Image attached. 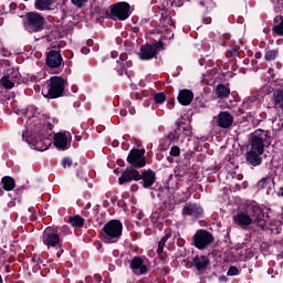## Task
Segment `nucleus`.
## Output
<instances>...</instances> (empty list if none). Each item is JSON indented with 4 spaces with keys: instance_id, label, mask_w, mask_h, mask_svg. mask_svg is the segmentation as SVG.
Instances as JSON below:
<instances>
[{
    "instance_id": "69168bd1",
    "label": "nucleus",
    "mask_w": 283,
    "mask_h": 283,
    "mask_svg": "<svg viewBox=\"0 0 283 283\" xmlns=\"http://www.w3.org/2000/svg\"><path fill=\"white\" fill-rule=\"evenodd\" d=\"M227 280L228 279L224 275L219 276V282L227 283Z\"/></svg>"
},
{
    "instance_id": "f704fd0d",
    "label": "nucleus",
    "mask_w": 283,
    "mask_h": 283,
    "mask_svg": "<svg viewBox=\"0 0 283 283\" xmlns=\"http://www.w3.org/2000/svg\"><path fill=\"white\" fill-rule=\"evenodd\" d=\"M280 55V51L277 49L270 50L265 53L264 59L266 61H275L276 56Z\"/></svg>"
},
{
    "instance_id": "39448f33",
    "label": "nucleus",
    "mask_w": 283,
    "mask_h": 283,
    "mask_svg": "<svg viewBox=\"0 0 283 283\" xmlns=\"http://www.w3.org/2000/svg\"><path fill=\"white\" fill-rule=\"evenodd\" d=\"M213 242H216V238L209 230L199 229L192 237L191 245L199 251H205V249L210 248Z\"/></svg>"
},
{
    "instance_id": "bf43d9fd",
    "label": "nucleus",
    "mask_w": 283,
    "mask_h": 283,
    "mask_svg": "<svg viewBox=\"0 0 283 283\" xmlns=\"http://www.w3.org/2000/svg\"><path fill=\"white\" fill-rule=\"evenodd\" d=\"M223 64L224 63L222 62V60H217V62H216V65H217V67H219V70H222Z\"/></svg>"
},
{
    "instance_id": "052dcab7",
    "label": "nucleus",
    "mask_w": 283,
    "mask_h": 283,
    "mask_svg": "<svg viewBox=\"0 0 283 283\" xmlns=\"http://www.w3.org/2000/svg\"><path fill=\"white\" fill-rule=\"evenodd\" d=\"M112 59H118V51L111 52Z\"/></svg>"
},
{
    "instance_id": "f257e3e1",
    "label": "nucleus",
    "mask_w": 283,
    "mask_h": 283,
    "mask_svg": "<svg viewBox=\"0 0 283 283\" xmlns=\"http://www.w3.org/2000/svg\"><path fill=\"white\" fill-rule=\"evenodd\" d=\"M245 211L250 216L252 223L260 227L262 231H271L274 235L282 233L281 227H276L275 230L269 229V226H266V213L264 212V208L260 207V205L250 203Z\"/></svg>"
},
{
    "instance_id": "c756f323",
    "label": "nucleus",
    "mask_w": 283,
    "mask_h": 283,
    "mask_svg": "<svg viewBox=\"0 0 283 283\" xmlns=\"http://www.w3.org/2000/svg\"><path fill=\"white\" fill-rule=\"evenodd\" d=\"M53 3V0H35L34 6L36 10H50Z\"/></svg>"
},
{
    "instance_id": "0e129e2a",
    "label": "nucleus",
    "mask_w": 283,
    "mask_h": 283,
    "mask_svg": "<svg viewBox=\"0 0 283 283\" xmlns=\"http://www.w3.org/2000/svg\"><path fill=\"white\" fill-rule=\"evenodd\" d=\"M130 191H138V185H136V184L132 185Z\"/></svg>"
},
{
    "instance_id": "ddd939ff",
    "label": "nucleus",
    "mask_w": 283,
    "mask_h": 283,
    "mask_svg": "<svg viewBox=\"0 0 283 283\" xmlns=\"http://www.w3.org/2000/svg\"><path fill=\"white\" fill-rule=\"evenodd\" d=\"M45 63L51 70H59V67H61L63 64V55H61L60 51L51 50L49 53H46Z\"/></svg>"
},
{
    "instance_id": "412c9836",
    "label": "nucleus",
    "mask_w": 283,
    "mask_h": 283,
    "mask_svg": "<svg viewBox=\"0 0 283 283\" xmlns=\"http://www.w3.org/2000/svg\"><path fill=\"white\" fill-rule=\"evenodd\" d=\"M22 140L28 143L29 145L34 144L35 149L38 151H45L48 149V145L45 144V138L40 137V139H34L32 136H25V133H22Z\"/></svg>"
},
{
    "instance_id": "338daca9",
    "label": "nucleus",
    "mask_w": 283,
    "mask_h": 283,
    "mask_svg": "<svg viewBox=\"0 0 283 283\" xmlns=\"http://www.w3.org/2000/svg\"><path fill=\"white\" fill-rule=\"evenodd\" d=\"M9 8H10V10H17V3L11 2Z\"/></svg>"
},
{
    "instance_id": "864d4df0",
    "label": "nucleus",
    "mask_w": 283,
    "mask_h": 283,
    "mask_svg": "<svg viewBox=\"0 0 283 283\" xmlns=\"http://www.w3.org/2000/svg\"><path fill=\"white\" fill-rule=\"evenodd\" d=\"M177 245L185 247V239H181V238L177 239Z\"/></svg>"
},
{
    "instance_id": "4468645a",
    "label": "nucleus",
    "mask_w": 283,
    "mask_h": 283,
    "mask_svg": "<svg viewBox=\"0 0 283 283\" xmlns=\"http://www.w3.org/2000/svg\"><path fill=\"white\" fill-rule=\"evenodd\" d=\"M130 270L135 275H147L149 268H147L145 260L140 256H134L130 261Z\"/></svg>"
},
{
    "instance_id": "49530a36",
    "label": "nucleus",
    "mask_w": 283,
    "mask_h": 283,
    "mask_svg": "<svg viewBox=\"0 0 283 283\" xmlns=\"http://www.w3.org/2000/svg\"><path fill=\"white\" fill-rule=\"evenodd\" d=\"M169 238H171V232H167L160 240L159 242L167 244V240H169Z\"/></svg>"
},
{
    "instance_id": "680f3d73",
    "label": "nucleus",
    "mask_w": 283,
    "mask_h": 283,
    "mask_svg": "<svg viewBox=\"0 0 283 283\" xmlns=\"http://www.w3.org/2000/svg\"><path fill=\"white\" fill-rule=\"evenodd\" d=\"M86 45H88V48H92V46L94 45V40L88 39V40L86 41Z\"/></svg>"
},
{
    "instance_id": "20e7f679",
    "label": "nucleus",
    "mask_w": 283,
    "mask_h": 283,
    "mask_svg": "<svg viewBox=\"0 0 283 283\" xmlns=\"http://www.w3.org/2000/svg\"><path fill=\"white\" fill-rule=\"evenodd\" d=\"M65 83L66 81L62 76H51L46 93L45 91H42L44 98L54 99L64 96Z\"/></svg>"
},
{
    "instance_id": "2f4dec72",
    "label": "nucleus",
    "mask_w": 283,
    "mask_h": 283,
    "mask_svg": "<svg viewBox=\"0 0 283 283\" xmlns=\"http://www.w3.org/2000/svg\"><path fill=\"white\" fill-rule=\"evenodd\" d=\"M153 98L156 105H163V103L167 101V94H165L164 92H159L156 93Z\"/></svg>"
},
{
    "instance_id": "37998d69",
    "label": "nucleus",
    "mask_w": 283,
    "mask_h": 283,
    "mask_svg": "<svg viewBox=\"0 0 283 283\" xmlns=\"http://www.w3.org/2000/svg\"><path fill=\"white\" fill-rule=\"evenodd\" d=\"M73 6H76V8H83L85 3H87V0H71Z\"/></svg>"
},
{
    "instance_id": "a878e982",
    "label": "nucleus",
    "mask_w": 283,
    "mask_h": 283,
    "mask_svg": "<svg viewBox=\"0 0 283 283\" xmlns=\"http://www.w3.org/2000/svg\"><path fill=\"white\" fill-rule=\"evenodd\" d=\"M69 223L73 229H83L85 227V218L81 217V214H74L69 217Z\"/></svg>"
},
{
    "instance_id": "de8ad7c7",
    "label": "nucleus",
    "mask_w": 283,
    "mask_h": 283,
    "mask_svg": "<svg viewBox=\"0 0 283 283\" xmlns=\"http://www.w3.org/2000/svg\"><path fill=\"white\" fill-rule=\"evenodd\" d=\"M93 10L96 14H105V13L109 14V11H105V10L101 9L99 7H95Z\"/></svg>"
},
{
    "instance_id": "5701e85b",
    "label": "nucleus",
    "mask_w": 283,
    "mask_h": 283,
    "mask_svg": "<svg viewBox=\"0 0 283 283\" xmlns=\"http://www.w3.org/2000/svg\"><path fill=\"white\" fill-rule=\"evenodd\" d=\"M177 101L180 105H184L185 107H187V105H191V102L193 101V92L187 88L179 91Z\"/></svg>"
},
{
    "instance_id": "774afa93",
    "label": "nucleus",
    "mask_w": 283,
    "mask_h": 283,
    "mask_svg": "<svg viewBox=\"0 0 283 283\" xmlns=\"http://www.w3.org/2000/svg\"><path fill=\"white\" fill-rule=\"evenodd\" d=\"M222 70H226V71H228V70H229V63H228V62L223 63V65H222Z\"/></svg>"
},
{
    "instance_id": "3c124183",
    "label": "nucleus",
    "mask_w": 283,
    "mask_h": 283,
    "mask_svg": "<svg viewBox=\"0 0 283 283\" xmlns=\"http://www.w3.org/2000/svg\"><path fill=\"white\" fill-rule=\"evenodd\" d=\"M120 65V70H118V76H123V72H125L127 69L125 67V64H119Z\"/></svg>"
},
{
    "instance_id": "58836bf2",
    "label": "nucleus",
    "mask_w": 283,
    "mask_h": 283,
    "mask_svg": "<svg viewBox=\"0 0 283 283\" xmlns=\"http://www.w3.org/2000/svg\"><path fill=\"white\" fill-rule=\"evenodd\" d=\"M274 244L279 251V255L283 258V242L282 241H274Z\"/></svg>"
},
{
    "instance_id": "79ce46f5",
    "label": "nucleus",
    "mask_w": 283,
    "mask_h": 283,
    "mask_svg": "<svg viewBox=\"0 0 283 283\" xmlns=\"http://www.w3.org/2000/svg\"><path fill=\"white\" fill-rule=\"evenodd\" d=\"M175 132H177V134H178L179 136H182V134H185V132H186V127L182 126L181 123H178V124H177V128L175 129Z\"/></svg>"
},
{
    "instance_id": "bb28decb",
    "label": "nucleus",
    "mask_w": 283,
    "mask_h": 283,
    "mask_svg": "<svg viewBox=\"0 0 283 283\" xmlns=\"http://www.w3.org/2000/svg\"><path fill=\"white\" fill-rule=\"evenodd\" d=\"M274 24L272 28V32L276 36H283V15H276L274 18Z\"/></svg>"
},
{
    "instance_id": "8fccbe9b",
    "label": "nucleus",
    "mask_w": 283,
    "mask_h": 283,
    "mask_svg": "<svg viewBox=\"0 0 283 283\" xmlns=\"http://www.w3.org/2000/svg\"><path fill=\"white\" fill-rule=\"evenodd\" d=\"M165 244L166 243H161V241L158 242L157 253H163V251H165Z\"/></svg>"
},
{
    "instance_id": "4d7b16f0",
    "label": "nucleus",
    "mask_w": 283,
    "mask_h": 283,
    "mask_svg": "<svg viewBox=\"0 0 283 283\" xmlns=\"http://www.w3.org/2000/svg\"><path fill=\"white\" fill-rule=\"evenodd\" d=\"M125 74L128 78H132L134 76V71H127V69L125 70Z\"/></svg>"
},
{
    "instance_id": "9b49d317",
    "label": "nucleus",
    "mask_w": 283,
    "mask_h": 283,
    "mask_svg": "<svg viewBox=\"0 0 283 283\" xmlns=\"http://www.w3.org/2000/svg\"><path fill=\"white\" fill-rule=\"evenodd\" d=\"M129 8L127 2H117L111 7V14L118 21H127L129 19Z\"/></svg>"
},
{
    "instance_id": "cd10ccee",
    "label": "nucleus",
    "mask_w": 283,
    "mask_h": 283,
    "mask_svg": "<svg viewBox=\"0 0 283 283\" xmlns=\"http://www.w3.org/2000/svg\"><path fill=\"white\" fill-rule=\"evenodd\" d=\"M15 181L14 178L10 177V176H6L2 178V189H4V191H12V189H14L15 187Z\"/></svg>"
},
{
    "instance_id": "4c0bfd02",
    "label": "nucleus",
    "mask_w": 283,
    "mask_h": 283,
    "mask_svg": "<svg viewBox=\"0 0 283 283\" xmlns=\"http://www.w3.org/2000/svg\"><path fill=\"white\" fill-rule=\"evenodd\" d=\"M72 165H73L72 158H70V157L63 158V160H62V167H63L64 169H66V167H72Z\"/></svg>"
},
{
    "instance_id": "c03bdc74",
    "label": "nucleus",
    "mask_w": 283,
    "mask_h": 283,
    "mask_svg": "<svg viewBox=\"0 0 283 283\" xmlns=\"http://www.w3.org/2000/svg\"><path fill=\"white\" fill-rule=\"evenodd\" d=\"M127 57H128V55H127V53H122L120 55H119V59L117 60V63L120 65H125V61H127Z\"/></svg>"
},
{
    "instance_id": "a19ab883",
    "label": "nucleus",
    "mask_w": 283,
    "mask_h": 283,
    "mask_svg": "<svg viewBox=\"0 0 283 283\" xmlns=\"http://www.w3.org/2000/svg\"><path fill=\"white\" fill-rule=\"evenodd\" d=\"M168 138L170 140H178V138H180V135L178 134V130H172L168 134Z\"/></svg>"
},
{
    "instance_id": "603ef678",
    "label": "nucleus",
    "mask_w": 283,
    "mask_h": 283,
    "mask_svg": "<svg viewBox=\"0 0 283 283\" xmlns=\"http://www.w3.org/2000/svg\"><path fill=\"white\" fill-rule=\"evenodd\" d=\"M202 22L206 24V25H209L211 23V17H203L202 19Z\"/></svg>"
},
{
    "instance_id": "6e6552de",
    "label": "nucleus",
    "mask_w": 283,
    "mask_h": 283,
    "mask_svg": "<svg viewBox=\"0 0 283 283\" xmlns=\"http://www.w3.org/2000/svg\"><path fill=\"white\" fill-rule=\"evenodd\" d=\"M164 45L165 43H163V41H158L155 44H143L138 53L140 61H151V59H156V56H158V49L163 48Z\"/></svg>"
},
{
    "instance_id": "423d86ee",
    "label": "nucleus",
    "mask_w": 283,
    "mask_h": 283,
    "mask_svg": "<svg viewBox=\"0 0 283 283\" xmlns=\"http://www.w3.org/2000/svg\"><path fill=\"white\" fill-rule=\"evenodd\" d=\"M24 28L30 34L42 32L45 28V18L38 12H29Z\"/></svg>"
},
{
    "instance_id": "c9c22d12",
    "label": "nucleus",
    "mask_w": 283,
    "mask_h": 283,
    "mask_svg": "<svg viewBox=\"0 0 283 283\" xmlns=\"http://www.w3.org/2000/svg\"><path fill=\"white\" fill-rule=\"evenodd\" d=\"M240 273V269L234 265H231L227 272V275L233 277V275H238Z\"/></svg>"
},
{
    "instance_id": "aec40b11",
    "label": "nucleus",
    "mask_w": 283,
    "mask_h": 283,
    "mask_svg": "<svg viewBox=\"0 0 283 283\" xmlns=\"http://www.w3.org/2000/svg\"><path fill=\"white\" fill-rule=\"evenodd\" d=\"M263 153H259L258 150L250 149L245 153V163L251 167H260L262 165V156Z\"/></svg>"
},
{
    "instance_id": "9d476101",
    "label": "nucleus",
    "mask_w": 283,
    "mask_h": 283,
    "mask_svg": "<svg viewBox=\"0 0 283 283\" xmlns=\"http://www.w3.org/2000/svg\"><path fill=\"white\" fill-rule=\"evenodd\" d=\"M42 242L48 249L56 248L61 244V237L54 228L49 227L43 231Z\"/></svg>"
},
{
    "instance_id": "f03ea898",
    "label": "nucleus",
    "mask_w": 283,
    "mask_h": 283,
    "mask_svg": "<svg viewBox=\"0 0 283 283\" xmlns=\"http://www.w3.org/2000/svg\"><path fill=\"white\" fill-rule=\"evenodd\" d=\"M272 143L273 135H271V130L258 128L250 134V149H252L253 151L264 154V147H271Z\"/></svg>"
},
{
    "instance_id": "f8f14e48",
    "label": "nucleus",
    "mask_w": 283,
    "mask_h": 283,
    "mask_svg": "<svg viewBox=\"0 0 283 283\" xmlns=\"http://www.w3.org/2000/svg\"><path fill=\"white\" fill-rule=\"evenodd\" d=\"M138 182L140 180V171L133 167H127L123 172L122 176L118 178L119 185H128V182Z\"/></svg>"
},
{
    "instance_id": "dca6fc26",
    "label": "nucleus",
    "mask_w": 283,
    "mask_h": 283,
    "mask_svg": "<svg viewBox=\"0 0 283 283\" xmlns=\"http://www.w3.org/2000/svg\"><path fill=\"white\" fill-rule=\"evenodd\" d=\"M210 264H211V261L207 255H196L191 262V266H193L196 271H198L199 273H205V271L209 269Z\"/></svg>"
},
{
    "instance_id": "e2e57ef3",
    "label": "nucleus",
    "mask_w": 283,
    "mask_h": 283,
    "mask_svg": "<svg viewBox=\"0 0 283 283\" xmlns=\"http://www.w3.org/2000/svg\"><path fill=\"white\" fill-rule=\"evenodd\" d=\"M85 282L86 283H94V279L92 276H86Z\"/></svg>"
},
{
    "instance_id": "c85d7f7f",
    "label": "nucleus",
    "mask_w": 283,
    "mask_h": 283,
    "mask_svg": "<svg viewBox=\"0 0 283 283\" xmlns=\"http://www.w3.org/2000/svg\"><path fill=\"white\" fill-rule=\"evenodd\" d=\"M187 174H189V169H187V166L178 165L175 167V176L177 180H182V178H185Z\"/></svg>"
},
{
    "instance_id": "6ab92c4d",
    "label": "nucleus",
    "mask_w": 283,
    "mask_h": 283,
    "mask_svg": "<svg viewBox=\"0 0 283 283\" xmlns=\"http://www.w3.org/2000/svg\"><path fill=\"white\" fill-rule=\"evenodd\" d=\"M270 105L273 109H281L283 112V90L274 88L270 98Z\"/></svg>"
},
{
    "instance_id": "4be33fe9",
    "label": "nucleus",
    "mask_w": 283,
    "mask_h": 283,
    "mask_svg": "<svg viewBox=\"0 0 283 283\" xmlns=\"http://www.w3.org/2000/svg\"><path fill=\"white\" fill-rule=\"evenodd\" d=\"M53 145L56 147V149H61L62 151L70 149V144L67 143V134L56 133L53 137Z\"/></svg>"
},
{
    "instance_id": "5fc2aeb1",
    "label": "nucleus",
    "mask_w": 283,
    "mask_h": 283,
    "mask_svg": "<svg viewBox=\"0 0 283 283\" xmlns=\"http://www.w3.org/2000/svg\"><path fill=\"white\" fill-rule=\"evenodd\" d=\"M184 136H187V138H191V129L186 128V130L184 132Z\"/></svg>"
},
{
    "instance_id": "473e14b6",
    "label": "nucleus",
    "mask_w": 283,
    "mask_h": 283,
    "mask_svg": "<svg viewBox=\"0 0 283 283\" xmlns=\"http://www.w3.org/2000/svg\"><path fill=\"white\" fill-rule=\"evenodd\" d=\"M0 83L6 90H12L14 87V82L10 80V76H2Z\"/></svg>"
},
{
    "instance_id": "6e6d98bb",
    "label": "nucleus",
    "mask_w": 283,
    "mask_h": 283,
    "mask_svg": "<svg viewBox=\"0 0 283 283\" xmlns=\"http://www.w3.org/2000/svg\"><path fill=\"white\" fill-rule=\"evenodd\" d=\"M137 283H151V280H149V277H143Z\"/></svg>"
},
{
    "instance_id": "f3484780",
    "label": "nucleus",
    "mask_w": 283,
    "mask_h": 283,
    "mask_svg": "<svg viewBox=\"0 0 283 283\" xmlns=\"http://www.w3.org/2000/svg\"><path fill=\"white\" fill-rule=\"evenodd\" d=\"M217 125L221 127V129H229V127L233 125V115L228 111L220 112L217 117Z\"/></svg>"
},
{
    "instance_id": "b1692460",
    "label": "nucleus",
    "mask_w": 283,
    "mask_h": 283,
    "mask_svg": "<svg viewBox=\"0 0 283 283\" xmlns=\"http://www.w3.org/2000/svg\"><path fill=\"white\" fill-rule=\"evenodd\" d=\"M159 28H169V25H174V21L171 20V13L167 9L160 10V20L158 23Z\"/></svg>"
},
{
    "instance_id": "7c9ffc66",
    "label": "nucleus",
    "mask_w": 283,
    "mask_h": 283,
    "mask_svg": "<svg viewBox=\"0 0 283 283\" xmlns=\"http://www.w3.org/2000/svg\"><path fill=\"white\" fill-rule=\"evenodd\" d=\"M226 56L227 59H235V56H240V46L234 45L232 49L228 50L226 52Z\"/></svg>"
},
{
    "instance_id": "e433bc0d",
    "label": "nucleus",
    "mask_w": 283,
    "mask_h": 283,
    "mask_svg": "<svg viewBox=\"0 0 283 283\" xmlns=\"http://www.w3.org/2000/svg\"><path fill=\"white\" fill-rule=\"evenodd\" d=\"M169 155L172 156L174 158H178V156H180V147H178V146H172V147L170 148Z\"/></svg>"
},
{
    "instance_id": "13d9d810",
    "label": "nucleus",
    "mask_w": 283,
    "mask_h": 283,
    "mask_svg": "<svg viewBox=\"0 0 283 283\" xmlns=\"http://www.w3.org/2000/svg\"><path fill=\"white\" fill-rule=\"evenodd\" d=\"M81 52H82V54H90V48L83 46Z\"/></svg>"
},
{
    "instance_id": "2eb2a0df",
    "label": "nucleus",
    "mask_w": 283,
    "mask_h": 283,
    "mask_svg": "<svg viewBox=\"0 0 283 283\" xmlns=\"http://www.w3.org/2000/svg\"><path fill=\"white\" fill-rule=\"evenodd\" d=\"M139 180H142L140 184L144 189H151L156 182V171L153 169L142 171V174H139Z\"/></svg>"
},
{
    "instance_id": "ea45409f",
    "label": "nucleus",
    "mask_w": 283,
    "mask_h": 283,
    "mask_svg": "<svg viewBox=\"0 0 283 283\" xmlns=\"http://www.w3.org/2000/svg\"><path fill=\"white\" fill-rule=\"evenodd\" d=\"M31 262H33V264H43V260L41 259V255L39 254H33Z\"/></svg>"
},
{
    "instance_id": "393cba45",
    "label": "nucleus",
    "mask_w": 283,
    "mask_h": 283,
    "mask_svg": "<svg viewBox=\"0 0 283 283\" xmlns=\"http://www.w3.org/2000/svg\"><path fill=\"white\" fill-rule=\"evenodd\" d=\"M216 95L221 101L231 96V88L226 84H218L216 87Z\"/></svg>"
},
{
    "instance_id": "a18cd8bd",
    "label": "nucleus",
    "mask_w": 283,
    "mask_h": 283,
    "mask_svg": "<svg viewBox=\"0 0 283 283\" xmlns=\"http://www.w3.org/2000/svg\"><path fill=\"white\" fill-rule=\"evenodd\" d=\"M185 1L187 0H172V6H176V8H182V6H185Z\"/></svg>"
},
{
    "instance_id": "7ed1b4c3",
    "label": "nucleus",
    "mask_w": 283,
    "mask_h": 283,
    "mask_svg": "<svg viewBox=\"0 0 283 283\" xmlns=\"http://www.w3.org/2000/svg\"><path fill=\"white\" fill-rule=\"evenodd\" d=\"M103 232L105 244H116L123 235V223L119 220H111L103 227Z\"/></svg>"
},
{
    "instance_id": "0eeeda50",
    "label": "nucleus",
    "mask_w": 283,
    "mask_h": 283,
    "mask_svg": "<svg viewBox=\"0 0 283 283\" xmlns=\"http://www.w3.org/2000/svg\"><path fill=\"white\" fill-rule=\"evenodd\" d=\"M127 163L134 169H143L147 166V158L145 157V149L133 148L127 156Z\"/></svg>"
},
{
    "instance_id": "1a4fd4ad",
    "label": "nucleus",
    "mask_w": 283,
    "mask_h": 283,
    "mask_svg": "<svg viewBox=\"0 0 283 283\" xmlns=\"http://www.w3.org/2000/svg\"><path fill=\"white\" fill-rule=\"evenodd\" d=\"M205 213V210L202 209L201 205H198L196 202H186L182 210L181 216L184 218H193L195 220H200Z\"/></svg>"
},
{
    "instance_id": "72a5a7b5",
    "label": "nucleus",
    "mask_w": 283,
    "mask_h": 283,
    "mask_svg": "<svg viewBox=\"0 0 283 283\" xmlns=\"http://www.w3.org/2000/svg\"><path fill=\"white\" fill-rule=\"evenodd\" d=\"M258 189H268V187H271V177H264L262 178L258 185H256Z\"/></svg>"
},
{
    "instance_id": "09e8293b",
    "label": "nucleus",
    "mask_w": 283,
    "mask_h": 283,
    "mask_svg": "<svg viewBox=\"0 0 283 283\" xmlns=\"http://www.w3.org/2000/svg\"><path fill=\"white\" fill-rule=\"evenodd\" d=\"M157 258H158L161 262H165V260H167V254L165 253V251H163L161 253H157Z\"/></svg>"
},
{
    "instance_id": "a211bd4d",
    "label": "nucleus",
    "mask_w": 283,
    "mask_h": 283,
    "mask_svg": "<svg viewBox=\"0 0 283 283\" xmlns=\"http://www.w3.org/2000/svg\"><path fill=\"white\" fill-rule=\"evenodd\" d=\"M233 222L241 227L242 229H247V227H251L253 224V219L249 216V212L241 211L233 216Z\"/></svg>"
}]
</instances>
